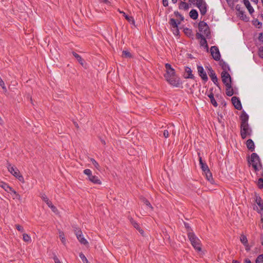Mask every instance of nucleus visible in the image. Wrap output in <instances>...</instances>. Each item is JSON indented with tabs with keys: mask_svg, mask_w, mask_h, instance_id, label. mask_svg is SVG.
<instances>
[{
	"mask_svg": "<svg viewBox=\"0 0 263 263\" xmlns=\"http://www.w3.org/2000/svg\"><path fill=\"white\" fill-rule=\"evenodd\" d=\"M7 168L8 171L15 177L20 173L16 167L11 166L10 164L8 165Z\"/></svg>",
	"mask_w": 263,
	"mask_h": 263,
	"instance_id": "nucleus-13",
	"label": "nucleus"
},
{
	"mask_svg": "<svg viewBox=\"0 0 263 263\" xmlns=\"http://www.w3.org/2000/svg\"><path fill=\"white\" fill-rule=\"evenodd\" d=\"M240 241L245 246L246 250L248 251L250 250V247L249 246L246 236L243 234H241L240 237Z\"/></svg>",
	"mask_w": 263,
	"mask_h": 263,
	"instance_id": "nucleus-14",
	"label": "nucleus"
},
{
	"mask_svg": "<svg viewBox=\"0 0 263 263\" xmlns=\"http://www.w3.org/2000/svg\"><path fill=\"white\" fill-rule=\"evenodd\" d=\"M246 145L247 146V148L250 150L251 152H253L254 151L255 149V145L254 142L251 139H249L247 141Z\"/></svg>",
	"mask_w": 263,
	"mask_h": 263,
	"instance_id": "nucleus-21",
	"label": "nucleus"
},
{
	"mask_svg": "<svg viewBox=\"0 0 263 263\" xmlns=\"http://www.w3.org/2000/svg\"><path fill=\"white\" fill-rule=\"evenodd\" d=\"M196 36L197 39H200V45L201 46H203L206 49L207 52H209L208 45L207 43V41L205 39L206 36H205L201 33H197L196 34Z\"/></svg>",
	"mask_w": 263,
	"mask_h": 263,
	"instance_id": "nucleus-7",
	"label": "nucleus"
},
{
	"mask_svg": "<svg viewBox=\"0 0 263 263\" xmlns=\"http://www.w3.org/2000/svg\"><path fill=\"white\" fill-rule=\"evenodd\" d=\"M206 3L204 0H196V6Z\"/></svg>",
	"mask_w": 263,
	"mask_h": 263,
	"instance_id": "nucleus-50",
	"label": "nucleus"
},
{
	"mask_svg": "<svg viewBox=\"0 0 263 263\" xmlns=\"http://www.w3.org/2000/svg\"><path fill=\"white\" fill-rule=\"evenodd\" d=\"M232 263H240L239 261L236 260H233Z\"/></svg>",
	"mask_w": 263,
	"mask_h": 263,
	"instance_id": "nucleus-62",
	"label": "nucleus"
},
{
	"mask_svg": "<svg viewBox=\"0 0 263 263\" xmlns=\"http://www.w3.org/2000/svg\"><path fill=\"white\" fill-rule=\"evenodd\" d=\"M50 208L51 209L52 211L54 212V213H56L57 211H58V210L56 208V207L54 205L53 206H50Z\"/></svg>",
	"mask_w": 263,
	"mask_h": 263,
	"instance_id": "nucleus-55",
	"label": "nucleus"
},
{
	"mask_svg": "<svg viewBox=\"0 0 263 263\" xmlns=\"http://www.w3.org/2000/svg\"><path fill=\"white\" fill-rule=\"evenodd\" d=\"M185 73L186 74L184 77L186 79H193L194 78V76L193 74L192 73V71L191 70V69L188 67H186L185 68Z\"/></svg>",
	"mask_w": 263,
	"mask_h": 263,
	"instance_id": "nucleus-18",
	"label": "nucleus"
},
{
	"mask_svg": "<svg viewBox=\"0 0 263 263\" xmlns=\"http://www.w3.org/2000/svg\"><path fill=\"white\" fill-rule=\"evenodd\" d=\"M0 186L8 193L12 192V191H13V189L11 187L9 186L6 183L3 181L0 182Z\"/></svg>",
	"mask_w": 263,
	"mask_h": 263,
	"instance_id": "nucleus-16",
	"label": "nucleus"
},
{
	"mask_svg": "<svg viewBox=\"0 0 263 263\" xmlns=\"http://www.w3.org/2000/svg\"><path fill=\"white\" fill-rule=\"evenodd\" d=\"M59 237L62 241V242L64 244H66V239L65 238V235L63 232L61 231H59Z\"/></svg>",
	"mask_w": 263,
	"mask_h": 263,
	"instance_id": "nucleus-31",
	"label": "nucleus"
},
{
	"mask_svg": "<svg viewBox=\"0 0 263 263\" xmlns=\"http://www.w3.org/2000/svg\"><path fill=\"white\" fill-rule=\"evenodd\" d=\"M210 52L211 55L215 61H219L220 60L221 55L217 46H212L210 49Z\"/></svg>",
	"mask_w": 263,
	"mask_h": 263,
	"instance_id": "nucleus-8",
	"label": "nucleus"
},
{
	"mask_svg": "<svg viewBox=\"0 0 263 263\" xmlns=\"http://www.w3.org/2000/svg\"><path fill=\"white\" fill-rule=\"evenodd\" d=\"M226 94L228 96H232L234 94L233 90L232 88L231 84L226 85Z\"/></svg>",
	"mask_w": 263,
	"mask_h": 263,
	"instance_id": "nucleus-25",
	"label": "nucleus"
},
{
	"mask_svg": "<svg viewBox=\"0 0 263 263\" xmlns=\"http://www.w3.org/2000/svg\"><path fill=\"white\" fill-rule=\"evenodd\" d=\"M236 10L238 12V14L241 13V11H243L239 5H237L235 7Z\"/></svg>",
	"mask_w": 263,
	"mask_h": 263,
	"instance_id": "nucleus-49",
	"label": "nucleus"
},
{
	"mask_svg": "<svg viewBox=\"0 0 263 263\" xmlns=\"http://www.w3.org/2000/svg\"><path fill=\"white\" fill-rule=\"evenodd\" d=\"M79 256H80V258L82 259V260L83 261V263H89L87 259L86 258V257H85V256L84 255V254L83 253H80Z\"/></svg>",
	"mask_w": 263,
	"mask_h": 263,
	"instance_id": "nucleus-37",
	"label": "nucleus"
},
{
	"mask_svg": "<svg viewBox=\"0 0 263 263\" xmlns=\"http://www.w3.org/2000/svg\"><path fill=\"white\" fill-rule=\"evenodd\" d=\"M240 118L241 120V125L248 124L249 116L245 111L241 113Z\"/></svg>",
	"mask_w": 263,
	"mask_h": 263,
	"instance_id": "nucleus-15",
	"label": "nucleus"
},
{
	"mask_svg": "<svg viewBox=\"0 0 263 263\" xmlns=\"http://www.w3.org/2000/svg\"><path fill=\"white\" fill-rule=\"evenodd\" d=\"M130 221L135 228H136L137 230L139 229L140 226L133 218L130 219Z\"/></svg>",
	"mask_w": 263,
	"mask_h": 263,
	"instance_id": "nucleus-39",
	"label": "nucleus"
},
{
	"mask_svg": "<svg viewBox=\"0 0 263 263\" xmlns=\"http://www.w3.org/2000/svg\"><path fill=\"white\" fill-rule=\"evenodd\" d=\"M258 54L260 58H263V46H261L259 47L258 50Z\"/></svg>",
	"mask_w": 263,
	"mask_h": 263,
	"instance_id": "nucleus-45",
	"label": "nucleus"
},
{
	"mask_svg": "<svg viewBox=\"0 0 263 263\" xmlns=\"http://www.w3.org/2000/svg\"><path fill=\"white\" fill-rule=\"evenodd\" d=\"M119 12L122 14L125 17V19L128 21V22L130 23V24H135V21H134V18L132 17V16H128V15H126L125 14V12H124L123 11H121V10H118Z\"/></svg>",
	"mask_w": 263,
	"mask_h": 263,
	"instance_id": "nucleus-20",
	"label": "nucleus"
},
{
	"mask_svg": "<svg viewBox=\"0 0 263 263\" xmlns=\"http://www.w3.org/2000/svg\"><path fill=\"white\" fill-rule=\"evenodd\" d=\"M205 176V177L206 178V179L211 183V184H213L214 183V180H213V178L212 177V173H211L210 171H208L207 172H205L204 173Z\"/></svg>",
	"mask_w": 263,
	"mask_h": 263,
	"instance_id": "nucleus-24",
	"label": "nucleus"
},
{
	"mask_svg": "<svg viewBox=\"0 0 263 263\" xmlns=\"http://www.w3.org/2000/svg\"><path fill=\"white\" fill-rule=\"evenodd\" d=\"M46 203L48 205V206L49 208H50V206H53V205H52L51 202L50 201H49V200H48L47 202H46Z\"/></svg>",
	"mask_w": 263,
	"mask_h": 263,
	"instance_id": "nucleus-58",
	"label": "nucleus"
},
{
	"mask_svg": "<svg viewBox=\"0 0 263 263\" xmlns=\"http://www.w3.org/2000/svg\"><path fill=\"white\" fill-rule=\"evenodd\" d=\"M260 170L261 171L260 172V175L263 177V168H262Z\"/></svg>",
	"mask_w": 263,
	"mask_h": 263,
	"instance_id": "nucleus-64",
	"label": "nucleus"
},
{
	"mask_svg": "<svg viewBox=\"0 0 263 263\" xmlns=\"http://www.w3.org/2000/svg\"><path fill=\"white\" fill-rule=\"evenodd\" d=\"M256 263H263V254L260 255L257 257Z\"/></svg>",
	"mask_w": 263,
	"mask_h": 263,
	"instance_id": "nucleus-41",
	"label": "nucleus"
},
{
	"mask_svg": "<svg viewBox=\"0 0 263 263\" xmlns=\"http://www.w3.org/2000/svg\"><path fill=\"white\" fill-rule=\"evenodd\" d=\"M208 97L210 99L211 103L213 105V106L217 107L218 106V104L214 98L213 93L211 92L209 95H208Z\"/></svg>",
	"mask_w": 263,
	"mask_h": 263,
	"instance_id": "nucleus-28",
	"label": "nucleus"
},
{
	"mask_svg": "<svg viewBox=\"0 0 263 263\" xmlns=\"http://www.w3.org/2000/svg\"><path fill=\"white\" fill-rule=\"evenodd\" d=\"M12 193H13L15 195V197H14L13 199L16 198V199H17L18 200H21V196L18 194H17L15 190H13V191H12Z\"/></svg>",
	"mask_w": 263,
	"mask_h": 263,
	"instance_id": "nucleus-43",
	"label": "nucleus"
},
{
	"mask_svg": "<svg viewBox=\"0 0 263 263\" xmlns=\"http://www.w3.org/2000/svg\"><path fill=\"white\" fill-rule=\"evenodd\" d=\"M165 67L166 73L164 74V77L166 81L174 87H180L182 83L179 78L176 76L175 69L168 63L165 64Z\"/></svg>",
	"mask_w": 263,
	"mask_h": 263,
	"instance_id": "nucleus-1",
	"label": "nucleus"
},
{
	"mask_svg": "<svg viewBox=\"0 0 263 263\" xmlns=\"http://www.w3.org/2000/svg\"><path fill=\"white\" fill-rule=\"evenodd\" d=\"M138 230L139 231V232L141 233V234H142V235H143V231L140 229V227L139 228V229H138Z\"/></svg>",
	"mask_w": 263,
	"mask_h": 263,
	"instance_id": "nucleus-61",
	"label": "nucleus"
},
{
	"mask_svg": "<svg viewBox=\"0 0 263 263\" xmlns=\"http://www.w3.org/2000/svg\"><path fill=\"white\" fill-rule=\"evenodd\" d=\"M179 8L180 9L187 10L189 8V6L186 3L181 2L179 4Z\"/></svg>",
	"mask_w": 263,
	"mask_h": 263,
	"instance_id": "nucleus-30",
	"label": "nucleus"
},
{
	"mask_svg": "<svg viewBox=\"0 0 263 263\" xmlns=\"http://www.w3.org/2000/svg\"><path fill=\"white\" fill-rule=\"evenodd\" d=\"M75 234L77 236V239L81 244L84 245H87L88 244V241L84 237L82 234V232L81 230H75Z\"/></svg>",
	"mask_w": 263,
	"mask_h": 263,
	"instance_id": "nucleus-9",
	"label": "nucleus"
},
{
	"mask_svg": "<svg viewBox=\"0 0 263 263\" xmlns=\"http://www.w3.org/2000/svg\"><path fill=\"white\" fill-rule=\"evenodd\" d=\"M232 102L236 109L240 110L242 108L240 100L236 97H233L231 99Z\"/></svg>",
	"mask_w": 263,
	"mask_h": 263,
	"instance_id": "nucleus-12",
	"label": "nucleus"
},
{
	"mask_svg": "<svg viewBox=\"0 0 263 263\" xmlns=\"http://www.w3.org/2000/svg\"><path fill=\"white\" fill-rule=\"evenodd\" d=\"M209 70V75L213 83L216 85H218V79L217 76L214 72V71L212 69L211 67L208 68Z\"/></svg>",
	"mask_w": 263,
	"mask_h": 263,
	"instance_id": "nucleus-11",
	"label": "nucleus"
},
{
	"mask_svg": "<svg viewBox=\"0 0 263 263\" xmlns=\"http://www.w3.org/2000/svg\"><path fill=\"white\" fill-rule=\"evenodd\" d=\"M162 2L164 6L166 7L168 6V0H162Z\"/></svg>",
	"mask_w": 263,
	"mask_h": 263,
	"instance_id": "nucleus-56",
	"label": "nucleus"
},
{
	"mask_svg": "<svg viewBox=\"0 0 263 263\" xmlns=\"http://www.w3.org/2000/svg\"><path fill=\"white\" fill-rule=\"evenodd\" d=\"M199 163L203 173L210 170L206 164L203 162L201 157H199Z\"/></svg>",
	"mask_w": 263,
	"mask_h": 263,
	"instance_id": "nucleus-23",
	"label": "nucleus"
},
{
	"mask_svg": "<svg viewBox=\"0 0 263 263\" xmlns=\"http://www.w3.org/2000/svg\"><path fill=\"white\" fill-rule=\"evenodd\" d=\"M123 56L125 58H130L131 57V54L128 51H123L122 52Z\"/></svg>",
	"mask_w": 263,
	"mask_h": 263,
	"instance_id": "nucleus-42",
	"label": "nucleus"
},
{
	"mask_svg": "<svg viewBox=\"0 0 263 263\" xmlns=\"http://www.w3.org/2000/svg\"><path fill=\"white\" fill-rule=\"evenodd\" d=\"M255 202L260 208V210H263V203L261 202V199L259 196H256Z\"/></svg>",
	"mask_w": 263,
	"mask_h": 263,
	"instance_id": "nucleus-29",
	"label": "nucleus"
},
{
	"mask_svg": "<svg viewBox=\"0 0 263 263\" xmlns=\"http://www.w3.org/2000/svg\"><path fill=\"white\" fill-rule=\"evenodd\" d=\"M89 180L91 182L97 184H101L102 183L101 181L99 178V177L95 175L90 176V178L89 179Z\"/></svg>",
	"mask_w": 263,
	"mask_h": 263,
	"instance_id": "nucleus-22",
	"label": "nucleus"
},
{
	"mask_svg": "<svg viewBox=\"0 0 263 263\" xmlns=\"http://www.w3.org/2000/svg\"><path fill=\"white\" fill-rule=\"evenodd\" d=\"M245 263H251V261L249 259H246L245 260Z\"/></svg>",
	"mask_w": 263,
	"mask_h": 263,
	"instance_id": "nucleus-63",
	"label": "nucleus"
},
{
	"mask_svg": "<svg viewBox=\"0 0 263 263\" xmlns=\"http://www.w3.org/2000/svg\"><path fill=\"white\" fill-rule=\"evenodd\" d=\"M261 212H260L261 213V221L263 222V210H261Z\"/></svg>",
	"mask_w": 263,
	"mask_h": 263,
	"instance_id": "nucleus-60",
	"label": "nucleus"
},
{
	"mask_svg": "<svg viewBox=\"0 0 263 263\" xmlns=\"http://www.w3.org/2000/svg\"><path fill=\"white\" fill-rule=\"evenodd\" d=\"M198 14L195 9H192L190 12V16L193 20H196L198 18Z\"/></svg>",
	"mask_w": 263,
	"mask_h": 263,
	"instance_id": "nucleus-26",
	"label": "nucleus"
},
{
	"mask_svg": "<svg viewBox=\"0 0 263 263\" xmlns=\"http://www.w3.org/2000/svg\"><path fill=\"white\" fill-rule=\"evenodd\" d=\"M238 15L242 20L245 21L246 22L249 21V18L245 14L244 11H241V13L239 14Z\"/></svg>",
	"mask_w": 263,
	"mask_h": 263,
	"instance_id": "nucleus-35",
	"label": "nucleus"
},
{
	"mask_svg": "<svg viewBox=\"0 0 263 263\" xmlns=\"http://www.w3.org/2000/svg\"><path fill=\"white\" fill-rule=\"evenodd\" d=\"M199 33H201L206 37L209 38L211 35L210 28L206 23L203 21H201L199 23L198 25Z\"/></svg>",
	"mask_w": 263,
	"mask_h": 263,
	"instance_id": "nucleus-4",
	"label": "nucleus"
},
{
	"mask_svg": "<svg viewBox=\"0 0 263 263\" xmlns=\"http://www.w3.org/2000/svg\"><path fill=\"white\" fill-rule=\"evenodd\" d=\"M46 203L48 205V206L49 208H50V206H53V205H52L51 202L50 201H49V200H48L47 202H46Z\"/></svg>",
	"mask_w": 263,
	"mask_h": 263,
	"instance_id": "nucleus-57",
	"label": "nucleus"
},
{
	"mask_svg": "<svg viewBox=\"0 0 263 263\" xmlns=\"http://www.w3.org/2000/svg\"><path fill=\"white\" fill-rule=\"evenodd\" d=\"M90 161L92 162V164L95 166V167L98 170H100V165L98 163L93 159L90 158Z\"/></svg>",
	"mask_w": 263,
	"mask_h": 263,
	"instance_id": "nucleus-36",
	"label": "nucleus"
},
{
	"mask_svg": "<svg viewBox=\"0 0 263 263\" xmlns=\"http://www.w3.org/2000/svg\"><path fill=\"white\" fill-rule=\"evenodd\" d=\"M222 68L223 69V71H227V70H229V67L228 64L224 63L222 65Z\"/></svg>",
	"mask_w": 263,
	"mask_h": 263,
	"instance_id": "nucleus-48",
	"label": "nucleus"
},
{
	"mask_svg": "<svg viewBox=\"0 0 263 263\" xmlns=\"http://www.w3.org/2000/svg\"><path fill=\"white\" fill-rule=\"evenodd\" d=\"M101 2H102L106 4H109V2L108 0H99Z\"/></svg>",
	"mask_w": 263,
	"mask_h": 263,
	"instance_id": "nucleus-59",
	"label": "nucleus"
},
{
	"mask_svg": "<svg viewBox=\"0 0 263 263\" xmlns=\"http://www.w3.org/2000/svg\"><path fill=\"white\" fill-rule=\"evenodd\" d=\"M252 130L248 124L241 125L240 134L242 139H245L248 136H250Z\"/></svg>",
	"mask_w": 263,
	"mask_h": 263,
	"instance_id": "nucleus-5",
	"label": "nucleus"
},
{
	"mask_svg": "<svg viewBox=\"0 0 263 263\" xmlns=\"http://www.w3.org/2000/svg\"><path fill=\"white\" fill-rule=\"evenodd\" d=\"M197 7L199 8L200 10V14L202 15H204L206 14L207 11V7H206V4H203L202 5H200L199 6H198Z\"/></svg>",
	"mask_w": 263,
	"mask_h": 263,
	"instance_id": "nucleus-19",
	"label": "nucleus"
},
{
	"mask_svg": "<svg viewBox=\"0 0 263 263\" xmlns=\"http://www.w3.org/2000/svg\"><path fill=\"white\" fill-rule=\"evenodd\" d=\"M198 72L199 76L201 78V79L205 82H206L208 80V78L207 77L206 73L204 71L203 68L201 66H197Z\"/></svg>",
	"mask_w": 263,
	"mask_h": 263,
	"instance_id": "nucleus-10",
	"label": "nucleus"
},
{
	"mask_svg": "<svg viewBox=\"0 0 263 263\" xmlns=\"http://www.w3.org/2000/svg\"><path fill=\"white\" fill-rule=\"evenodd\" d=\"M53 259H54L55 263H61V261H60V260L58 259V258L56 256H54Z\"/></svg>",
	"mask_w": 263,
	"mask_h": 263,
	"instance_id": "nucleus-54",
	"label": "nucleus"
},
{
	"mask_svg": "<svg viewBox=\"0 0 263 263\" xmlns=\"http://www.w3.org/2000/svg\"><path fill=\"white\" fill-rule=\"evenodd\" d=\"M221 76L222 81L225 85L232 84L231 77L228 71H222Z\"/></svg>",
	"mask_w": 263,
	"mask_h": 263,
	"instance_id": "nucleus-6",
	"label": "nucleus"
},
{
	"mask_svg": "<svg viewBox=\"0 0 263 263\" xmlns=\"http://www.w3.org/2000/svg\"><path fill=\"white\" fill-rule=\"evenodd\" d=\"M174 14L176 17H180V21H183L184 17L178 11H175Z\"/></svg>",
	"mask_w": 263,
	"mask_h": 263,
	"instance_id": "nucleus-47",
	"label": "nucleus"
},
{
	"mask_svg": "<svg viewBox=\"0 0 263 263\" xmlns=\"http://www.w3.org/2000/svg\"><path fill=\"white\" fill-rule=\"evenodd\" d=\"M187 236L194 249L197 251H201V248L200 246V241L196 237L195 234L192 232H189L187 233Z\"/></svg>",
	"mask_w": 263,
	"mask_h": 263,
	"instance_id": "nucleus-3",
	"label": "nucleus"
},
{
	"mask_svg": "<svg viewBox=\"0 0 263 263\" xmlns=\"http://www.w3.org/2000/svg\"><path fill=\"white\" fill-rule=\"evenodd\" d=\"M41 198L44 202H47L49 199L45 194H42L41 196Z\"/></svg>",
	"mask_w": 263,
	"mask_h": 263,
	"instance_id": "nucleus-46",
	"label": "nucleus"
},
{
	"mask_svg": "<svg viewBox=\"0 0 263 263\" xmlns=\"http://www.w3.org/2000/svg\"><path fill=\"white\" fill-rule=\"evenodd\" d=\"M72 54L77 59V60L79 61V62L82 65H83V59H82V58L81 57L80 55H79L78 54H77V53L74 52H72Z\"/></svg>",
	"mask_w": 263,
	"mask_h": 263,
	"instance_id": "nucleus-32",
	"label": "nucleus"
},
{
	"mask_svg": "<svg viewBox=\"0 0 263 263\" xmlns=\"http://www.w3.org/2000/svg\"><path fill=\"white\" fill-rule=\"evenodd\" d=\"M248 162L256 172L259 171L262 168V165L259 157L256 153L252 154L250 159Z\"/></svg>",
	"mask_w": 263,
	"mask_h": 263,
	"instance_id": "nucleus-2",
	"label": "nucleus"
},
{
	"mask_svg": "<svg viewBox=\"0 0 263 263\" xmlns=\"http://www.w3.org/2000/svg\"><path fill=\"white\" fill-rule=\"evenodd\" d=\"M16 228L17 229V230L18 231H20L21 232H23L24 231L23 228L21 226H20L19 224H16Z\"/></svg>",
	"mask_w": 263,
	"mask_h": 263,
	"instance_id": "nucleus-51",
	"label": "nucleus"
},
{
	"mask_svg": "<svg viewBox=\"0 0 263 263\" xmlns=\"http://www.w3.org/2000/svg\"><path fill=\"white\" fill-rule=\"evenodd\" d=\"M23 239L25 242H29L31 241L30 236L26 233L23 234Z\"/></svg>",
	"mask_w": 263,
	"mask_h": 263,
	"instance_id": "nucleus-34",
	"label": "nucleus"
},
{
	"mask_svg": "<svg viewBox=\"0 0 263 263\" xmlns=\"http://www.w3.org/2000/svg\"><path fill=\"white\" fill-rule=\"evenodd\" d=\"M173 33L175 35H178L179 34V30L178 27L173 28Z\"/></svg>",
	"mask_w": 263,
	"mask_h": 263,
	"instance_id": "nucleus-52",
	"label": "nucleus"
},
{
	"mask_svg": "<svg viewBox=\"0 0 263 263\" xmlns=\"http://www.w3.org/2000/svg\"><path fill=\"white\" fill-rule=\"evenodd\" d=\"M243 3L245 5L246 7L248 10V11L250 13V14H252L254 10L253 7L251 6L249 0H243Z\"/></svg>",
	"mask_w": 263,
	"mask_h": 263,
	"instance_id": "nucleus-17",
	"label": "nucleus"
},
{
	"mask_svg": "<svg viewBox=\"0 0 263 263\" xmlns=\"http://www.w3.org/2000/svg\"><path fill=\"white\" fill-rule=\"evenodd\" d=\"M257 184L259 189L263 188V178H260L258 179Z\"/></svg>",
	"mask_w": 263,
	"mask_h": 263,
	"instance_id": "nucleus-38",
	"label": "nucleus"
},
{
	"mask_svg": "<svg viewBox=\"0 0 263 263\" xmlns=\"http://www.w3.org/2000/svg\"><path fill=\"white\" fill-rule=\"evenodd\" d=\"M16 178L18 179V180L21 181V182L22 183H24L25 182V180H24V177H23L22 175H21L20 174V173L16 176Z\"/></svg>",
	"mask_w": 263,
	"mask_h": 263,
	"instance_id": "nucleus-44",
	"label": "nucleus"
},
{
	"mask_svg": "<svg viewBox=\"0 0 263 263\" xmlns=\"http://www.w3.org/2000/svg\"><path fill=\"white\" fill-rule=\"evenodd\" d=\"M84 173L88 176V179L90 178V176H92L91 171L89 169H85L84 171Z\"/></svg>",
	"mask_w": 263,
	"mask_h": 263,
	"instance_id": "nucleus-40",
	"label": "nucleus"
},
{
	"mask_svg": "<svg viewBox=\"0 0 263 263\" xmlns=\"http://www.w3.org/2000/svg\"><path fill=\"white\" fill-rule=\"evenodd\" d=\"M163 136L165 138H167L169 136V132L167 130H165L163 132Z\"/></svg>",
	"mask_w": 263,
	"mask_h": 263,
	"instance_id": "nucleus-53",
	"label": "nucleus"
},
{
	"mask_svg": "<svg viewBox=\"0 0 263 263\" xmlns=\"http://www.w3.org/2000/svg\"><path fill=\"white\" fill-rule=\"evenodd\" d=\"M169 23L173 28L178 27V25L180 24V21L177 22L174 18H171Z\"/></svg>",
	"mask_w": 263,
	"mask_h": 263,
	"instance_id": "nucleus-27",
	"label": "nucleus"
},
{
	"mask_svg": "<svg viewBox=\"0 0 263 263\" xmlns=\"http://www.w3.org/2000/svg\"><path fill=\"white\" fill-rule=\"evenodd\" d=\"M141 200L142 202L148 207H149L151 210H153V208L150 202L145 198H142Z\"/></svg>",
	"mask_w": 263,
	"mask_h": 263,
	"instance_id": "nucleus-33",
	"label": "nucleus"
}]
</instances>
